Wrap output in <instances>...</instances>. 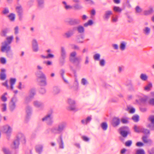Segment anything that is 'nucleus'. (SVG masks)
<instances>
[{
    "instance_id": "nucleus-23",
    "label": "nucleus",
    "mask_w": 154,
    "mask_h": 154,
    "mask_svg": "<svg viewBox=\"0 0 154 154\" xmlns=\"http://www.w3.org/2000/svg\"><path fill=\"white\" fill-rule=\"evenodd\" d=\"M120 123V119L117 118L113 119L112 125V126L115 127L118 126Z\"/></svg>"
},
{
    "instance_id": "nucleus-62",
    "label": "nucleus",
    "mask_w": 154,
    "mask_h": 154,
    "mask_svg": "<svg viewBox=\"0 0 154 154\" xmlns=\"http://www.w3.org/2000/svg\"><path fill=\"white\" fill-rule=\"evenodd\" d=\"M76 55V53L75 51H73L71 53L69 58L75 57Z\"/></svg>"
},
{
    "instance_id": "nucleus-41",
    "label": "nucleus",
    "mask_w": 154,
    "mask_h": 154,
    "mask_svg": "<svg viewBox=\"0 0 154 154\" xmlns=\"http://www.w3.org/2000/svg\"><path fill=\"white\" fill-rule=\"evenodd\" d=\"M142 139L143 142L145 143H147L149 142H151V140L147 139V137L146 136H143L142 137Z\"/></svg>"
},
{
    "instance_id": "nucleus-29",
    "label": "nucleus",
    "mask_w": 154,
    "mask_h": 154,
    "mask_svg": "<svg viewBox=\"0 0 154 154\" xmlns=\"http://www.w3.org/2000/svg\"><path fill=\"white\" fill-rule=\"evenodd\" d=\"M16 82V79L15 78H11L10 79V88L12 90L13 89V85L15 84Z\"/></svg>"
},
{
    "instance_id": "nucleus-9",
    "label": "nucleus",
    "mask_w": 154,
    "mask_h": 154,
    "mask_svg": "<svg viewBox=\"0 0 154 154\" xmlns=\"http://www.w3.org/2000/svg\"><path fill=\"white\" fill-rule=\"evenodd\" d=\"M68 103L69 106L68 107V109L71 111H74L75 110V102L73 100L71 99L68 100Z\"/></svg>"
},
{
    "instance_id": "nucleus-56",
    "label": "nucleus",
    "mask_w": 154,
    "mask_h": 154,
    "mask_svg": "<svg viewBox=\"0 0 154 154\" xmlns=\"http://www.w3.org/2000/svg\"><path fill=\"white\" fill-rule=\"evenodd\" d=\"M81 83L83 85H85L88 83L86 79L85 78H82L81 80Z\"/></svg>"
},
{
    "instance_id": "nucleus-63",
    "label": "nucleus",
    "mask_w": 154,
    "mask_h": 154,
    "mask_svg": "<svg viewBox=\"0 0 154 154\" xmlns=\"http://www.w3.org/2000/svg\"><path fill=\"white\" fill-rule=\"evenodd\" d=\"M14 33L15 35L19 33V27L18 26H16L14 28Z\"/></svg>"
},
{
    "instance_id": "nucleus-39",
    "label": "nucleus",
    "mask_w": 154,
    "mask_h": 154,
    "mask_svg": "<svg viewBox=\"0 0 154 154\" xmlns=\"http://www.w3.org/2000/svg\"><path fill=\"white\" fill-rule=\"evenodd\" d=\"M101 127L104 131L106 130L108 127L107 123L105 122L102 123L101 124Z\"/></svg>"
},
{
    "instance_id": "nucleus-24",
    "label": "nucleus",
    "mask_w": 154,
    "mask_h": 154,
    "mask_svg": "<svg viewBox=\"0 0 154 154\" xmlns=\"http://www.w3.org/2000/svg\"><path fill=\"white\" fill-rule=\"evenodd\" d=\"M10 31V29L9 28H5L3 29L1 32V35L2 37H6L7 34Z\"/></svg>"
},
{
    "instance_id": "nucleus-48",
    "label": "nucleus",
    "mask_w": 154,
    "mask_h": 154,
    "mask_svg": "<svg viewBox=\"0 0 154 154\" xmlns=\"http://www.w3.org/2000/svg\"><path fill=\"white\" fill-rule=\"evenodd\" d=\"M136 154H145V153L143 149H140L137 150Z\"/></svg>"
},
{
    "instance_id": "nucleus-44",
    "label": "nucleus",
    "mask_w": 154,
    "mask_h": 154,
    "mask_svg": "<svg viewBox=\"0 0 154 154\" xmlns=\"http://www.w3.org/2000/svg\"><path fill=\"white\" fill-rule=\"evenodd\" d=\"M113 10L116 12H121L122 9L119 7L114 6L113 7Z\"/></svg>"
},
{
    "instance_id": "nucleus-43",
    "label": "nucleus",
    "mask_w": 154,
    "mask_h": 154,
    "mask_svg": "<svg viewBox=\"0 0 154 154\" xmlns=\"http://www.w3.org/2000/svg\"><path fill=\"white\" fill-rule=\"evenodd\" d=\"M8 17L11 21H13L15 18V15L13 13H11L8 16Z\"/></svg>"
},
{
    "instance_id": "nucleus-3",
    "label": "nucleus",
    "mask_w": 154,
    "mask_h": 154,
    "mask_svg": "<svg viewBox=\"0 0 154 154\" xmlns=\"http://www.w3.org/2000/svg\"><path fill=\"white\" fill-rule=\"evenodd\" d=\"M119 130L120 134L124 138L126 137L128 134L130 133L129 128L127 126L122 127Z\"/></svg>"
},
{
    "instance_id": "nucleus-20",
    "label": "nucleus",
    "mask_w": 154,
    "mask_h": 154,
    "mask_svg": "<svg viewBox=\"0 0 154 154\" xmlns=\"http://www.w3.org/2000/svg\"><path fill=\"white\" fill-rule=\"evenodd\" d=\"M19 145V140L17 139L15 140L13 142V144L11 145V147L14 149H16L18 148Z\"/></svg>"
},
{
    "instance_id": "nucleus-57",
    "label": "nucleus",
    "mask_w": 154,
    "mask_h": 154,
    "mask_svg": "<svg viewBox=\"0 0 154 154\" xmlns=\"http://www.w3.org/2000/svg\"><path fill=\"white\" fill-rule=\"evenodd\" d=\"M147 127L151 130H154V124H152V123L148 125Z\"/></svg>"
},
{
    "instance_id": "nucleus-5",
    "label": "nucleus",
    "mask_w": 154,
    "mask_h": 154,
    "mask_svg": "<svg viewBox=\"0 0 154 154\" xmlns=\"http://www.w3.org/2000/svg\"><path fill=\"white\" fill-rule=\"evenodd\" d=\"M17 100V97H14L11 99L10 102L9 104V107L10 110L11 112H13L16 107V103Z\"/></svg>"
},
{
    "instance_id": "nucleus-37",
    "label": "nucleus",
    "mask_w": 154,
    "mask_h": 154,
    "mask_svg": "<svg viewBox=\"0 0 154 154\" xmlns=\"http://www.w3.org/2000/svg\"><path fill=\"white\" fill-rule=\"evenodd\" d=\"M42 79L39 82L40 83V85L41 86H45L47 85V84L46 81V77H45V79Z\"/></svg>"
},
{
    "instance_id": "nucleus-6",
    "label": "nucleus",
    "mask_w": 154,
    "mask_h": 154,
    "mask_svg": "<svg viewBox=\"0 0 154 154\" xmlns=\"http://www.w3.org/2000/svg\"><path fill=\"white\" fill-rule=\"evenodd\" d=\"M65 22L71 26L79 25L81 23V20L79 19H66Z\"/></svg>"
},
{
    "instance_id": "nucleus-30",
    "label": "nucleus",
    "mask_w": 154,
    "mask_h": 154,
    "mask_svg": "<svg viewBox=\"0 0 154 154\" xmlns=\"http://www.w3.org/2000/svg\"><path fill=\"white\" fill-rule=\"evenodd\" d=\"M59 138L60 140H58V142L59 145V148H60L63 149L64 148L63 142V140L62 136H60Z\"/></svg>"
},
{
    "instance_id": "nucleus-31",
    "label": "nucleus",
    "mask_w": 154,
    "mask_h": 154,
    "mask_svg": "<svg viewBox=\"0 0 154 154\" xmlns=\"http://www.w3.org/2000/svg\"><path fill=\"white\" fill-rule=\"evenodd\" d=\"M43 147L42 145H37L35 147V149L37 152L39 154L41 153L42 151Z\"/></svg>"
},
{
    "instance_id": "nucleus-51",
    "label": "nucleus",
    "mask_w": 154,
    "mask_h": 154,
    "mask_svg": "<svg viewBox=\"0 0 154 154\" xmlns=\"http://www.w3.org/2000/svg\"><path fill=\"white\" fill-rule=\"evenodd\" d=\"M2 13L4 14H7L9 13V10L7 8H5L2 11Z\"/></svg>"
},
{
    "instance_id": "nucleus-53",
    "label": "nucleus",
    "mask_w": 154,
    "mask_h": 154,
    "mask_svg": "<svg viewBox=\"0 0 154 154\" xmlns=\"http://www.w3.org/2000/svg\"><path fill=\"white\" fill-rule=\"evenodd\" d=\"M65 58H63L61 57H60V58L59 61L60 63L62 66L65 63Z\"/></svg>"
},
{
    "instance_id": "nucleus-60",
    "label": "nucleus",
    "mask_w": 154,
    "mask_h": 154,
    "mask_svg": "<svg viewBox=\"0 0 154 154\" xmlns=\"http://www.w3.org/2000/svg\"><path fill=\"white\" fill-rule=\"evenodd\" d=\"M33 97H30L29 95L28 96H27L26 98L25 99V102L26 103H27L29 102H30L31 101V100L33 98Z\"/></svg>"
},
{
    "instance_id": "nucleus-52",
    "label": "nucleus",
    "mask_w": 154,
    "mask_h": 154,
    "mask_svg": "<svg viewBox=\"0 0 154 154\" xmlns=\"http://www.w3.org/2000/svg\"><path fill=\"white\" fill-rule=\"evenodd\" d=\"M127 110L129 111L130 113H133L134 112L135 109L134 108L132 107H128L127 108Z\"/></svg>"
},
{
    "instance_id": "nucleus-34",
    "label": "nucleus",
    "mask_w": 154,
    "mask_h": 154,
    "mask_svg": "<svg viewBox=\"0 0 154 154\" xmlns=\"http://www.w3.org/2000/svg\"><path fill=\"white\" fill-rule=\"evenodd\" d=\"M143 33L146 35H148L150 33V29L148 27H146L143 30Z\"/></svg>"
},
{
    "instance_id": "nucleus-13",
    "label": "nucleus",
    "mask_w": 154,
    "mask_h": 154,
    "mask_svg": "<svg viewBox=\"0 0 154 154\" xmlns=\"http://www.w3.org/2000/svg\"><path fill=\"white\" fill-rule=\"evenodd\" d=\"M112 14V12L111 11L108 10L105 11L103 17V19L105 20H108Z\"/></svg>"
},
{
    "instance_id": "nucleus-64",
    "label": "nucleus",
    "mask_w": 154,
    "mask_h": 154,
    "mask_svg": "<svg viewBox=\"0 0 154 154\" xmlns=\"http://www.w3.org/2000/svg\"><path fill=\"white\" fill-rule=\"evenodd\" d=\"M149 154H154V147L149 149L148 151Z\"/></svg>"
},
{
    "instance_id": "nucleus-7",
    "label": "nucleus",
    "mask_w": 154,
    "mask_h": 154,
    "mask_svg": "<svg viewBox=\"0 0 154 154\" xmlns=\"http://www.w3.org/2000/svg\"><path fill=\"white\" fill-rule=\"evenodd\" d=\"M72 2L75 3L73 5V8L76 10H80L83 8V7L80 3V0H72Z\"/></svg>"
},
{
    "instance_id": "nucleus-26",
    "label": "nucleus",
    "mask_w": 154,
    "mask_h": 154,
    "mask_svg": "<svg viewBox=\"0 0 154 154\" xmlns=\"http://www.w3.org/2000/svg\"><path fill=\"white\" fill-rule=\"evenodd\" d=\"M65 73V70L63 69H61L60 71V74L64 82L66 83H68V81L65 79L64 77Z\"/></svg>"
},
{
    "instance_id": "nucleus-22",
    "label": "nucleus",
    "mask_w": 154,
    "mask_h": 154,
    "mask_svg": "<svg viewBox=\"0 0 154 154\" xmlns=\"http://www.w3.org/2000/svg\"><path fill=\"white\" fill-rule=\"evenodd\" d=\"M4 132L7 134H9L11 132L12 129L11 127L8 125H6L4 126Z\"/></svg>"
},
{
    "instance_id": "nucleus-35",
    "label": "nucleus",
    "mask_w": 154,
    "mask_h": 154,
    "mask_svg": "<svg viewBox=\"0 0 154 154\" xmlns=\"http://www.w3.org/2000/svg\"><path fill=\"white\" fill-rule=\"evenodd\" d=\"M35 94V88H33L30 90L29 95L31 97L33 98Z\"/></svg>"
},
{
    "instance_id": "nucleus-25",
    "label": "nucleus",
    "mask_w": 154,
    "mask_h": 154,
    "mask_svg": "<svg viewBox=\"0 0 154 154\" xmlns=\"http://www.w3.org/2000/svg\"><path fill=\"white\" fill-rule=\"evenodd\" d=\"M38 2V6L39 8H42L44 7V0H37Z\"/></svg>"
},
{
    "instance_id": "nucleus-19",
    "label": "nucleus",
    "mask_w": 154,
    "mask_h": 154,
    "mask_svg": "<svg viewBox=\"0 0 154 154\" xmlns=\"http://www.w3.org/2000/svg\"><path fill=\"white\" fill-rule=\"evenodd\" d=\"M6 70L5 69H2L0 74V79L1 80H3L6 78V75L5 73Z\"/></svg>"
},
{
    "instance_id": "nucleus-8",
    "label": "nucleus",
    "mask_w": 154,
    "mask_h": 154,
    "mask_svg": "<svg viewBox=\"0 0 154 154\" xmlns=\"http://www.w3.org/2000/svg\"><path fill=\"white\" fill-rule=\"evenodd\" d=\"M16 11L17 13L19 20H22L23 15V10L22 6L20 5L16 7Z\"/></svg>"
},
{
    "instance_id": "nucleus-11",
    "label": "nucleus",
    "mask_w": 154,
    "mask_h": 154,
    "mask_svg": "<svg viewBox=\"0 0 154 154\" xmlns=\"http://www.w3.org/2000/svg\"><path fill=\"white\" fill-rule=\"evenodd\" d=\"M32 109L31 107L29 106H27L26 108V115L25 119L26 122H27L30 119V116L31 115Z\"/></svg>"
},
{
    "instance_id": "nucleus-49",
    "label": "nucleus",
    "mask_w": 154,
    "mask_h": 154,
    "mask_svg": "<svg viewBox=\"0 0 154 154\" xmlns=\"http://www.w3.org/2000/svg\"><path fill=\"white\" fill-rule=\"evenodd\" d=\"M2 150L5 154H11L9 149L5 148H3Z\"/></svg>"
},
{
    "instance_id": "nucleus-10",
    "label": "nucleus",
    "mask_w": 154,
    "mask_h": 154,
    "mask_svg": "<svg viewBox=\"0 0 154 154\" xmlns=\"http://www.w3.org/2000/svg\"><path fill=\"white\" fill-rule=\"evenodd\" d=\"M69 60L70 62L75 64L77 66H79L80 63L82 61V58L80 57H76L69 58Z\"/></svg>"
},
{
    "instance_id": "nucleus-1",
    "label": "nucleus",
    "mask_w": 154,
    "mask_h": 154,
    "mask_svg": "<svg viewBox=\"0 0 154 154\" xmlns=\"http://www.w3.org/2000/svg\"><path fill=\"white\" fill-rule=\"evenodd\" d=\"M67 126V123L62 122L59 123L57 127H53L51 129V132L54 134H60L62 132Z\"/></svg>"
},
{
    "instance_id": "nucleus-55",
    "label": "nucleus",
    "mask_w": 154,
    "mask_h": 154,
    "mask_svg": "<svg viewBox=\"0 0 154 154\" xmlns=\"http://www.w3.org/2000/svg\"><path fill=\"white\" fill-rule=\"evenodd\" d=\"M135 11L136 13H140L142 12V9L139 6H137L135 8Z\"/></svg>"
},
{
    "instance_id": "nucleus-58",
    "label": "nucleus",
    "mask_w": 154,
    "mask_h": 154,
    "mask_svg": "<svg viewBox=\"0 0 154 154\" xmlns=\"http://www.w3.org/2000/svg\"><path fill=\"white\" fill-rule=\"evenodd\" d=\"M132 143V142L131 140H128L126 142L125 145L127 146H130Z\"/></svg>"
},
{
    "instance_id": "nucleus-32",
    "label": "nucleus",
    "mask_w": 154,
    "mask_h": 154,
    "mask_svg": "<svg viewBox=\"0 0 154 154\" xmlns=\"http://www.w3.org/2000/svg\"><path fill=\"white\" fill-rule=\"evenodd\" d=\"M153 8H150L149 10L144 11V14L147 15L151 14L153 12Z\"/></svg>"
},
{
    "instance_id": "nucleus-12",
    "label": "nucleus",
    "mask_w": 154,
    "mask_h": 154,
    "mask_svg": "<svg viewBox=\"0 0 154 154\" xmlns=\"http://www.w3.org/2000/svg\"><path fill=\"white\" fill-rule=\"evenodd\" d=\"M75 31L73 27L72 29L66 31L64 34V36L66 38H69L72 36L75 33Z\"/></svg>"
},
{
    "instance_id": "nucleus-33",
    "label": "nucleus",
    "mask_w": 154,
    "mask_h": 154,
    "mask_svg": "<svg viewBox=\"0 0 154 154\" xmlns=\"http://www.w3.org/2000/svg\"><path fill=\"white\" fill-rule=\"evenodd\" d=\"M62 3L64 5V8L66 10L72 9L73 8V6H72L70 5H67L66 2L65 1H63Z\"/></svg>"
},
{
    "instance_id": "nucleus-61",
    "label": "nucleus",
    "mask_w": 154,
    "mask_h": 154,
    "mask_svg": "<svg viewBox=\"0 0 154 154\" xmlns=\"http://www.w3.org/2000/svg\"><path fill=\"white\" fill-rule=\"evenodd\" d=\"M0 61L1 63L3 64H5L6 62L5 59L4 57L0 58Z\"/></svg>"
},
{
    "instance_id": "nucleus-46",
    "label": "nucleus",
    "mask_w": 154,
    "mask_h": 154,
    "mask_svg": "<svg viewBox=\"0 0 154 154\" xmlns=\"http://www.w3.org/2000/svg\"><path fill=\"white\" fill-rule=\"evenodd\" d=\"M126 47V44L125 42H122L120 45V49L122 51L125 50Z\"/></svg>"
},
{
    "instance_id": "nucleus-18",
    "label": "nucleus",
    "mask_w": 154,
    "mask_h": 154,
    "mask_svg": "<svg viewBox=\"0 0 154 154\" xmlns=\"http://www.w3.org/2000/svg\"><path fill=\"white\" fill-rule=\"evenodd\" d=\"M34 106L38 108H42L43 106V103L41 102L35 100L33 102Z\"/></svg>"
},
{
    "instance_id": "nucleus-16",
    "label": "nucleus",
    "mask_w": 154,
    "mask_h": 154,
    "mask_svg": "<svg viewBox=\"0 0 154 154\" xmlns=\"http://www.w3.org/2000/svg\"><path fill=\"white\" fill-rule=\"evenodd\" d=\"M73 27L75 31L77 30L78 32L80 33H82L84 32V28L82 26L79 25L77 26H75Z\"/></svg>"
},
{
    "instance_id": "nucleus-28",
    "label": "nucleus",
    "mask_w": 154,
    "mask_h": 154,
    "mask_svg": "<svg viewBox=\"0 0 154 154\" xmlns=\"http://www.w3.org/2000/svg\"><path fill=\"white\" fill-rule=\"evenodd\" d=\"M66 53L64 48L61 47V57L66 58Z\"/></svg>"
},
{
    "instance_id": "nucleus-14",
    "label": "nucleus",
    "mask_w": 154,
    "mask_h": 154,
    "mask_svg": "<svg viewBox=\"0 0 154 154\" xmlns=\"http://www.w3.org/2000/svg\"><path fill=\"white\" fill-rule=\"evenodd\" d=\"M32 45L33 51L35 52L38 51V46L37 41L35 39H33L32 40Z\"/></svg>"
},
{
    "instance_id": "nucleus-47",
    "label": "nucleus",
    "mask_w": 154,
    "mask_h": 154,
    "mask_svg": "<svg viewBox=\"0 0 154 154\" xmlns=\"http://www.w3.org/2000/svg\"><path fill=\"white\" fill-rule=\"evenodd\" d=\"M134 131L137 133H139L141 132V128L137 127V125H135L134 128Z\"/></svg>"
},
{
    "instance_id": "nucleus-4",
    "label": "nucleus",
    "mask_w": 154,
    "mask_h": 154,
    "mask_svg": "<svg viewBox=\"0 0 154 154\" xmlns=\"http://www.w3.org/2000/svg\"><path fill=\"white\" fill-rule=\"evenodd\" d=\"M42 121H45L47 124L51 125L53 122V117L51 114H49L42 119Z\"/></svg>"
},
{
    "instance_id": "nucleus-59",
    "label": "nucleus",
    "mask_w": 154,
    "mask_h": 154,
    "mask_svg": "<svg viewBox=\"0 0 154 154\" xmlns=\"http://www.w3.org/2000/svg\"><path fill=\"white\" fill-rule=\"evenodd\" d=\"M149 120L151 121L152 124H154V116H151L148 118Z\"/></svg>"
},
{
    "instance_id": "nucleus-45",
    "label": "nucleus",
    "mask_w": 154,
    "mask_h": 154,
    "mask_svg": "<svg viewBox=\"0 0 154 154\" xmlns=\"http://www.w3.org/2000/svg\"><path fill=\"white\" fill-rule=\"evenodd\" d=\"M118 16L116 15L112 16L111 17L112 22L113 23H116L118 21Z\"/></svg>"
},
{
    "instance_id": "nucleus-50",
    "label": "nucleus",
    "mask_w": 154,
    "mask_h": 154,
    "mask_svg": "<svg viewBox=\"0 0 154 154\" xmlns=\"http://www.w3.org/2000/svg\"><path fill=\"white\" fill-rule=\"evenodd\" d=\"M100 55L99 54H96L94 56V60H100Z\"/></svg>"
},
{
    "instance_id": "nucleus-27",
    "label": "nucleus",
    "mask_w": 154,
    "mask_h": 154,
    "mask_svg": "<svg viewBox=\"0 0 154 154\" xmlns=\"http://www.w3.org/2000/svg\"><path fill=\"white\" fill-rule=\"evenodd\" d=\"M60 88L57 86H54L53 88V93L54 94H57L60 92Z\"/></svg>"
},
{
    "instance_id": "nucleus-2",
    "label": "nucleus",
    "mask_w": 154,
    "mask_h": 154,
    "mask_svg": "<svg viewBox=\"0 0 154 154\" xmlns=\"http://www.w3.org/2000/svg\"><path fill=\"white\" fill-rule=\"evenodd\" d=\"M14 39L13 35L7 37L6 38V41H5L3 44V46L1 48V51L2 52H5L7 53L11 50V47L9 45L11 43Z\"/></svg>"
},
{
    "instance_id": "nucleus-17",
    "label": "nucleus",
    "mask_w": 154,
    "mask_h": 154,
    "mask_svg": "<svg viewBox=\"0 0 154 154\" xmlns=\"http://www.w3.org/2000/svg\"><path fill=\"white\" fill-rule=\"evenodd\" d=\"M21 142L23 143H26V140L24 136L22 134H20L17 135V138Z\"/></svg>"
},
{
    "instance_id": "nucleus-36",
    "label": "nucleus",
    "mask_w": 154,
    "mask_h": 154,
    "mask_svg": "<svg viewBox=\"0 0 154 154\" xmlns=\"http://www.w3.org/2000/svg\"><path fill=\"white\" fill-rule=\"evenodd\" d=\"M152 87V84L149 83L144 88V90L146 91H149L151 90Z\"/></svg>"
},
{
    "instance_id": "nucleus-42",
    "label": "nucleus",
    "mask_w": 154,
    "mask_h": 154,
    "mask_svg": "<svg viewBox=\"0 0 154 154\" xmlns=\"http://www.w3.org/2000/svg\"><path fill=\"white\" fill-rule=\"evenodd\" d=\"M140 77L141 79L144 81H146L148 78V77L146 75L144 74H141Z\"/></svg>"
},
{
    "instance_id": "nucleus-15",
    "label": "nucleus",
    "mask_w": 154,
    "mask_h": 154,
    "mask_svg": "<svg viewBox=\"0 0 154 154\" xmlns=\"http://www.w3.org/2000/svg\"><path fill=\"white\" fill-rule=\"evenodd\" d=\"M35 74L36 77L38 78V79H45V74L41 70L37 71Z\"/></svg>"
},
{
    "instance_id": "nucleus-21",
    "label": "nucleus",
    "mask_w": 154,
    "mask_h": 154,
    "mask_svg": "<svg viewBox=\"0 0 154 154\" xmlns=\"http://www.w3.org/2000/svg\"><path fill=\"white\" fill-rule=\"evenodd\" d=\"M84 36L82 35H79L76 37V41L78 43H84Z\"/></svg>"
},
{
    "instance_id": "nucleus-54",
    "label": "nucleus",
    "mask_w": 154,
    "mask_h": 154,
    "mask_svg": "<svg viewBox=\"0 0 154 154\" xmlns=\"http://www.w3.org/2000/svg\"><path fill=\"white\" fill-rule=\"evenodd\" d=\"M127 17L128 18V23H132L133 21V19L132 17L128 14L127 15Z\"/></svg>"
},
{
    "instance_id": "nucleus-40",
    "label": "nucleus",
    "mask_w": 154,
    "mask_h": 154,
    "mask_svg": "<svg viewBox=\"0 0 154 154\" xmlns=\"http://www.w3.org/2000/svg\"><path fill=\"white\" fill-rule=\"evenodd\" d=\"M139 116L138 115H135L133 116L132 119L135 122H137L139 121Z\"/></svg>"
},
{
    "instance_id": "nucleus-38",
    "label": "nucleus",
    "mask_w": 154,
    "mask_h": 154,
    "mask_svg": "<svg viewBox=\"0 0 154 154\" xmlns=\"http://www.w3.org/2000/svg\"><path fill=\"white\" fill-rule=\"evenodd\" d=\"M141 132L145 134H150L149 130L143 128H141Z\"/></svg>"
}]
</instances>
